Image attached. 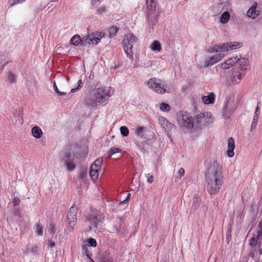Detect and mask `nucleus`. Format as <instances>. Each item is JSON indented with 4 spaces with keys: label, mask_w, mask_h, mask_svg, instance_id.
<instances>
[{
    "label": "nucleus",
    "mask_w": 262,
    "mask_h": 262,
    "mask_svg": "<svg viewBox=\"0 0 262 262\" xmlns=\"http://www.w3.org/2000/svg\"><path fill=\"white\" fill-rule=\"evenodd\" d=\"M206 189L210 195L218 193L224 183L222 166L216 161L209 162L205 174Z\"/></svg>",
    "instance_id": "1"
},
{
    "label": "nucleus",
    "mask_w": 262,
    "mask_h": 262,
    "mask_svg": "<svg viewBox=\"0 0 262 262\" xmlns=\"http://www.w3.org/2000/svg\"><path fill=\"white\" fill-rule=\"evenodd\" d=\"M110 91L105 88H98L93 90L85 98V104L88 106H96L101 104L105 105L107 103Z\"/></svg>",
    "instance_id": "2"
},
{
    "label": "nucleus",
    "mask_w": 262,
    "mask_h": 262,
    "mask_svg": "<svg viewBox=\"0 0 262 262\" xmlns=\"http://www.w3.org/2000/svg\"><path fill=\"white\" fill-rule=\"evenodd\" d=\"M105 36L104 33L101 32H96L95 33L89 34L82 39L79 35H74L70 40L71 45L75 46H86L87 45H97L100 41V39Z\"/></svg>",
    "instance_id": "3"
},
{
    "label": "nucleus",
    "mask_w": 262,
    "mask_h": 262,
    "mask_svg": "<svg viewBox=\"0 0 262 262\" xmlns=\"http://www.w3.org/2000/svg\"><path fill=\"white\" fill-rule=\"evenodd\" d=\"M147 85L150 89L157 94L168 93L167 84L160 79L151 78L148 80Z\"/></svg>",
    "instance_id": "4"
},
{
    "label": "nucleus",
    "mask_w": 262,
    "mask_h": 262,
    "mask_svg": "<svg viewBox=\"0 0 262 262\" xmlns=\"http://www.w3.org/2000/svg\"><path fill=\"white\" fill-rule=\"evenodd\" d=\"M194 127L196 129H201L205 126L208 125L213 122L212 115L210 112L200 113L194 118Z\"/></svg>",
    "instance_id": "5"
},
{
    "label": "nucleus",
    "mask_w": 262,
    "mask_h": 262,
    "mask_svg": "<svg viewBox=\"0 0 262 262\" xmlns=\"http://www.w3.org/2000/svg\"><path fill=\"white\" fill-rule=\"evenodd\" d=\"M137 40L136 36L133 33L126 34L123 40V45L124 50L127 56L132 60L133 61L134 57L132 52V48L135 44Z\"/></svg>",
    "instance_id": "6"
},
{
    "label": "nucleus",
    "mask_w": 262,
    "mask_h": 262,
    "mask_svg": "<svg viewBox=\"0 0 262 262\" xmlns=\"http://www.w3.org/2000/svg\"><path fill=\"white\" fill-rule=\"evenodd\" d=\"M178 124L182 129H192L194 127V120L189 113L180 112L177 116Z\"/></svg>",
    "instance_id": "7"
},
{
    "label": "nucleus",
    "mask_w": 262,
    "mask_h": 262,
    "mask_svg": "<svg viewBox=\"0 0 262 262\" xmlns=\"http://www.w3.org/2000/svg\"><path fill=\"white\" fill-rule=\"evenodd\" d=\"M104 220L103 214L97 210H94L87 214L85 221L89 222L95 229H97L99 224L102 223Z\"/></svg>",
    "instance_id": "8"
},
{
    "label": "nucleus",
    "mask_w": 262,
    "mask_h": 262,
    "mask_svg": "<svg viewBox=\"0 0 262 262\" xmlns=\"http://www.w3.org/2000/svg\"><path fill=\"white\" fill-rule=\"evenodd\" d=\"M242 43L238 42H227L215 45L209 49V52H226L241 47Z\"/></svg>",
    "instance_id": "9"
},
{
    "label": "nucleus",
    "mask_w": 262,
    "mask_h": 262,
    "mask_svg": "<svg viewBox=\"0 0 262 262\" xmlns=\"http://www.w3.org/2000/svg\"><path fill=\"white\" fill-rule=\"evenodd\" d=\"M147 5V19L149 24L153 26L158 21V18L153 13L156 7V0H146Z\"/></svg>",
    "instance_id": "10"
},
{
    "label": "nucleus",
    "mask_w": 262,
    "mask_h": 262,
    "mask_svg": "<svg viewBox=\"0 0 262 262\" xmlns=\"http://www.w3.org/2000/svg\"><path fill=\"white\" fill-rule=\"evenodd\" d=\"M77 211L78 207L73 205L67 213V217L69 225L68 230L70 232L73 231L74 227L76 225Z\"/></svg>",
    "instance_id": "11"
},
{
    "label": "nucleus",
    "mask_w": 262,
    "mask_h": 262,
    "mask_svg": "<svg viewBox=\"0 0 262 262\" xmlns=\"http://www.w3.org/2000/svg\"><path fill=\"white\" fill-rule=\"evenodd\" d=\"M75 157L78 158L79 156H77V153L74 154L70 151L66 152L63 156V161L68 170L73 171L76 168V166L74 163Z\"/></svg>",
    "instance_id": "12"
},
{
    "label": "nucleus",
    "mask_w": 262,
    "mask_h": 262,
    "mask_svg": "<svg viewBox=\"0 0 262 262\" xmlns=\"http://www.w3.org/2000/svg\"><path fill=\"white\" fill-rule=\"evenodd\" d=\"M102 164V159L98 158L91 165L90 169V176L92 180L94 181L98 179L99 172Z\"/></svg>",
    "instance_id": "13"
},
{
    "label": "nucleus",
    "mask_w": 262,
    "mask_h": 262,
    "mask_svg": "<svg viewBox=\"0 0 262 262\" xmlns=\"http://www.w3.org/2000/svg\"><path fill=\"white\" fill-rule=\"evenodd\" d=\"M86 256L91 259L92 262H95L90 258L88 253H86ZM96 262H113V260L110 253L103 252L97 254L96 258Z\"/></svg>",
    "instance_id": "14"
},
{
    "label": "nucleus",
    "mask_w": 262,
    "mask_h": 262,
    "mask_svg": "<svg viewBox=\"0 0 262 262\" xmlns=\"http://www.w3.org/2000/svg\"><path fill=\"white\" fill-rule=\"evenodd\" d=\"M116 223L117 224L113 226V231L118 233L121 236H124L126 234L127 231L122 224V220L121 218H117Z\"/></svg>",
    "instance_id": "15"
},
{
    "label": "nucleus",
    "mask_w": 262,
    "mask_h": 262,
    "mask_svg": "<svg viewBox=\"0 0 262 262\" xmlns=\"http://www.w3.org/2000/svg\"><path fill=\"white\" fill-rule=\"evenodd\" d=\"M259 13V10L257 9V3H254L247 11V15L248 17L254 19L256 18Z\"/></svg>",
    "instance_id": "16"
},
{
    "label": "nucleus",
    "mask_w": 262,
    "mask_h": 262,
    "mask_svg": "<svg viewBox=\"0 0 262 262\" xmlns=\"http://www.w3.org/2000/svg\"><path fill=\"white\" fill-rule=\"evenodd\" d=\"M238 57L234 56L226 60L224 63L221 64V67L223 69H228L237 62Z\"/></svg>",
    "instance_id": "17"
},
{
    "label": "nucleus",
    "mask_w": 262,
    "mask_h": 262,
    "mask_svg": "<svg viewBox=\"0 0 262 262\" xmlns=\"http://www.w3.org/2000/svg\"><path fill=\"white\" fill-rule=\"evenodd\" d=\"M235 148V143L233 138L230 137L228 140V149L227 151L229 157L231 158L234 156V149Z\"/></svg>",
    "instance_id": "18"
},
{
    "label": "nucleus",
    "mask_w": 262,
    "mask_h": 262,
    "mask_svg": "<svg viewBox=\"0 0 262 262\" xmlns=\"http://www.w3.org/2000/svg\"><path fill=\"white\" fill-rule=\"evenodd\" d=\"M249 61L247 58H238L237 63L239 65V68L242 72H244L247 70V67L248 66Z\"/></svg>",
    "instance_id": "19"
},
{
    "label": "nucleus",
    "mask_w": 262,
    "mask_h": 262,
    "mask_svg": "<svg viewBox=\"0 0 262 262\" xmlns=\"http://www.w3.org/2000/svg\"><path fill=\"white\" fill-rule=\"evenodd\" d=\"M232 113V107L227 103L223 110V116L225 118H229Z\"/></svg>",
    "instance_id": "20"
},
{
    "label": "nucleus",
    "mask_w": 262,
    "mask_h": 262,
    "mask_svg": "<svg viewBox=\"0 0 262 262\" xmlns=\"http://www.w3.org/2000/svg\"><path fill=\"white\" fill-rule=\"evenodd\" d=\"M146 130L147 128L146 127L139 126L135 131V134L142 138L146 139V136L145 134Z\"/></svg>",
    "instance_id": "21"
},
{
    "label": "nucleus",
    "mask_w": 262,
    "mask_h": 262,
    "mask_svg": "<svg viewBox=\"0 0 262 262\" xmlns=\"http://www.w3.org/2000/svg\"><path fill=\"white\" fill-rule=\"evenodd\" d=\"M32 136L37 139H39L42 135V132L38 126H34L31 129Z\"/></svg>",
    "instance_id": "22"
},
{
    "label": "nucleus",
    "mask_w": 262,
    "mask_h": 262,
    "mask_svg": "<svg viewBox=\"0 0 262 262\" xmlns=\"http://www.w3.org/2000/svg\"><path fill=\"white\" fill-rule=\"evenodd\" d=\"M245 75L244 72H241L239 71L238 72H235L233 74V77H232V82L235 83H239L243 77Z\"/></svg>",
    "instance_id": "23"
},
{
    "label": "nucleus",
    "mask_w": 262,
    "mask_h": 262,
    "mask_svg": "<svg viewBox=\"0 0 262 262\" xmlns=\"http://www.w3.org/2000/svg\"><path fill=\"white\" fill-rule=\"evenodd\" d=\"M202 100L206 104L213 103L214 101V95L211 93L208 96H204L202 97Z\"/></svg>",
    "instance_id": "24"
},
{
    "label": "nucleus",
    "mask_w": 262,
    "mask_h": 262,
    "mask_svg": "<svg viewBox=\"0 0 262 262\" xmlns=\"http://www.w3.org/2000/svg\"><path fill=\"white\" fill-rule=\"evenodd\" d=\"M150 48L152 51L156 52H159L161 50V44L158 40L154 41L150 46Z\"/></svg>",
    "instance_id": "25"
},
{
    "label": "nucleus",
    "mask_w": 262,
    "mask_h": 262,
    "mask_svg": "<svg viewBox=\"0 0 262 262\" xmlns=\"http://www.w3.org/2000/svg\"><path fill=\"white\" fill-rule=\"evenodd\" d=\"M119 30V28L115 26L110 28L108 30V36L109 38H112L116 36Z\"/></svg>",
    "instance_id": "26"
},
{
    "label": "nucleus",
    "mask_w": 262,
    "mask_h": 262,
    "mask_svg": "<svg viewBox=\"0 0 262 262\" xmlns=\"http://www.w3.org/2000/svg\"><path fill=\"white\" fill-rule=\"evenodd\" d=\"M230 18V14L228 12H224L221 15V22L222 24L227 23Z\"/></svg>",
    "instance_id": "27"
},
{
    "label": "nucleus",
    "mask_w": 262,
    "mask_h": 262,
    "mask_svg": "<svg viewBox=\"0 0 262 262\" xmlns=\"http://www.w3.org/2000/svg\"><path fill=\"white\" fill-rule=\"evenodd\" d=\"M215 63V62L214 61L213 58L212 56L206 57L204 61V67H209Z\"/></svg>",
    "instance_id": "28"
},
{
    "label": "nucleus",
    "mask_w": 262,
    "mask_h": 262,
    "mask_svg": "<svg viewBox=\"0 0 262 262\" xmlns=\"http://www.w3.org/2000/svg\"><path fill=\"white\" fill-rule=\"evenodd\" d=\"M8 79L11 83H13L15 82V75L12 71H9L8 73Z\"/></svg>",
    "instance_id": "29"
},
{
    "label": "nucleus",
    "mask_w": 262,
    "mask_h": 262,
    "mask_svg": "<svg viewBox=\"0 0 262 262\" xmlns=\"http://www.w3.org/2000/svg\"><path fill=\"white\" fill-rule=\"evenodd\" d=\"M160 108L161 111L167 112L170 110V107L169 104L163 102L160 104Z\"/></svg>",
    "instance_id": "30"
},
{
    "label": "nucleus",
    "mask_w": 262,
    "mask_h": 262,
    "mask_svg": "<svg viewBox=\"0 0 262 262\" xmlns=\"http://www.w3.org/2000/svg\"><path fill=\"white\" fill-rule=\"evenodd\" d=\"M48 231L51 234H53L56 231V228L54 223L53 221H51L48 226Z\"/></svg>",
    "instance_id": "31"
},
{
    "label": "nucleus",
    "mask_w": 262,
    "mask_h": 262,
    "mask_svg": "<svg viewBox=\"0 0 262 262\" xmlns=\"http://www.w3.org/2000/svg\"><path fill=\"white\" fill-rule=\"evenodd\" d=\"M224 54L223 53H218L215 55H213L212 57L213 58V59L215 63L221 60L224 57Z\"/></svg>",
    "instance_id": "32"
},
{
    "label": "nucleus",
    "mask_w": 262,
    "mask_h": 262,
    "mask_svg": "<svg viewBox=\"0 0 262 262\" xmlns=\"http://www.w3.org/2000/svg\"><path fill=\"white\" fill-rule=\"evenodd\" d=\"M120 132L121 135L123 137H126L129 134V130L127 127L123 126L120 127Z\"/></svg>",
    "instance_id": "33"
},
{
    "label": "nucleus",
    "mask_w": 262,
    "mask_h": 262,
    "mask_svg": "<svg viewBox=\"0 0 262 262\" xmlns=\"http://www.w3.org/2000/svg\"><path fill=\"white\" fill-rule=\"evenodd\" d=\"M261 105V103L260 101H258L257 103V106H256V108L255 109V112H254V118H258V116H259V109H260V107Z\"/></svg>",
    "instance_id": "34"
},
{
    "label": "nucleus",
    "mask_w": 262,
    "mask_h": 262,
    "mask_svg": "<svg viewBox=\"0 0 262 262\" xmlns=\"http://www.w3.org/2000/svg\"><path fill=\"white\" fill-rule=\"evenodd\" d=\"M88 246L95 247L97 246V242L95 239L90 238L88 240Z\"/></svg>",
    "instance_id": "35"
},
{
    "label": "nucleus",
    "mask_w": 262,
    "mask_h": 262,
    "mask_svg": "<svg viewBox=\"0 0 262 262\" xmlns=\"http://www.w3.org/2000/svg\"><path fill=\"white\" fill-rule=\"evenodd\" d=\"M53 88L56 93L58 94V96H62L66 94V92H61L59 91L57 88L55 81L53 82Z\"/></svg>",
    "instance_id": "36"
},
{
    "label": "nucleus",
    "mask_w": 262,
    "mask_h": 262,
    "mask_svg": "<svg viewBox=\"0 0 262 262\" xmlns=\"http://www.w3.org/2000/svg\"><path fill=\"white\" fill-rule=\"evenodd\" d=\"M258 118H254V117H253L252 122L251 125V130L254 129L256 127L258 122Z\"/></svg>",
    "instance_id": "37"
},
{
    "label": "nucleus",
    "mask_w": 262,
    "mask_h": 262,
    "mask_svg": "<svg viewBox=\"0 0 262 262\" xmlns=\"http://www.w3.org/2000/svg\"><path fill=\"white\" fill-rule=\"evenodd\" d=\"M42 227L40 224H37L36 226V232L38 235H42Z\"/></svg>",
    "instance_id": "38"
},
{
    "label": "nucleus",
    "mask_w": 262,
    "mask_h": 262,
    "mask_svg": "<svg viewBox=\"0 0 262 262\" xmlns=\"http://www.w3.org/2000/svg\"><path fill=\"white\" fill-rule=\"evenodd\" d=\"M25 1L26 0H9V3L11 6H13L17 4L22 3Z\"/></svg>",
    "instance_id": "39"
},
{
    "label": "nucleus",
    "mask_w": 262,
    "mask_h": 262,
    "mask_svg": "<svg viewBox=\"0 0 262 262\" xmlns=\"http://www.w3.org/2000/svg\"><path fill=\"white\" fill-rule=\"evenodd\" d=\"M78 86L77 88H74V89H72L71 90V93H74L75 92H76V91H77L78 90L80 89L82 86V85H83V82H82L81 80L80 79L78 80Z\"/></svg>",
    "instance_id": "40"
},
{
    "label": "nucleus",
    "mask_w": 262,
    "mask_h": 262,
    "mask_svg": "<svg viewBox=\"0 0 262 262\" xmlns=\"http://www.w3.org/2000/svg\"><path fill=\"white\" fill-rule=\"evenodd\" d=\"M121 151V149L117 147H112L110 151V156H111L115 154L118 153Z\"/></svg>",
    "instance_id": "41"
},
{
    "label": "nucleus",
    "mask_w": 262,
    "mask_h": 262,
    "mask_svg": "<svg viewBox=\"0 0 262 262\" xmlns=\"http://www.w3.org/2000/svg\"><path fill=\"white\" fill-rule=\"evenodd\" d=\"M257 239H258V238H257V237H256V238H255L254 237H252L249 240V245L252 247L256 246L257 244Z\"/></svg>",
    "instance_id": "42"
},
{
    "label": "nucleus",
    "mask_w": 262,
    "mask_h": 262,
    "mask_svg": "<svg viewBox=\"0 0 262 262\" xmlns=\"http://www.w3.org/2000/svg\"><path fill=\"white\" fill-rule=\"evenodd\" d=\"M3 61L2 57L0 56V73L2 72L5 66L9 63V61H6L4 63L1 65Z\"/></svg>",
    "instance_id": "43"
},
{
    "label": "nucleus",
    "mask_w": 262,
    "mask_h": 262,
    "mask_svg": "<svg viewBox=\"0 0 262 262\" xmlns=\"http://www.w3.org/2000/svg\"><path fill=\"white\" fill-rule=\"evenodd\" d=\"M147 181L149 183H151L154 181V176L152 175H150L149 173L147 174Z\"/></svg>",
    "instance_id": "44"
},
{
    "label": "nucleus",
    "mask_w": 262,
    "mask_h": 262,
    "mask_svg": "<svg viewBox=\"0 0 262 262\" xmlns=\"http://www.w3.org/2000/svg\"><path fill=\"white\" fill-rule=\"evenodd\" d=\"M97 12L99 14H101L106 11V8L105 6H101L97 9Z\"/></svg>",
    "instance_id": "45"
},
{
    "label": "nucleus",
    "mask_w": 262,
    "mask_h": 262,
    "mask_svg": "<svg viewBox=\"0 0 262 262\" xmlns=\"http://www.w3.org/2000/svg\"><path fill=\"white\" fill-rule=\"evenodd\" d=\"M12 204L14 206H17L18 205L19 203H20V200L19 198H14L13 200H12Z\"/></svg>",
    "instance_id": "46"
},
{
    "label": "nucleus",
    "mask_w": 262,
    "mask_h": 262,
    "mask_svg": "<svg viewBox=\"0 0 262 262\" xmlns=\"http://www.w3.org/2000/svg\"><path fill=\"white\" fill-rule=\"evenodd\" d=\"M179 176L181 178L185 174V170L183 168H180L178 171Z\"/></svg>",
    "instance_id": "47"
},
{
    "label": "nucleus",
    "mask_w": 262,
    "mask_h": 262,
    "mask_svg": "<svg viewBox=\"0 0 262 262\" xmlns=\"http://www.w3.org/2000/svg\"><path fill=\"white\" fill-rule=\"evenodd\" d=\"M130 193H128L127 195V197L125 200H123V201L121 202V204H126L130 199Z\"/></svg>",
    "instance_id": "48"
},
{
    "label": "nucleus",
    "mask_w": 262,
    "mask_h": 262,
    "mask_svg": "<svg viewBox=\"0 0 262 262\" xmlns=\"http://www.w3.org/2000/svg\"><path fill=\"white\" fill-rule=\"evenodd\" d=\"M55 246V243L54 242H53L52 240H48V247L53 248Z\"/></svg>",
    "instance_id": "49"
},
{
    "label": "nucleus",
    "mask_w": 262,
    "mask_h": 262,
    "mask_svg": "<svg viewBox=\"0 0 262 262\" xmlns=\"http://www.w3.org/2000/svg\"><path fill=\"white\" fill-rule=\"evenodd\" d=\"M262 235V229H258L257 231L256 237L259 239L260 238V236Z\"/></svg>",
    "instance_id": "50"
},
{
    "label": "nucleus",
    "mask_w": 262,
    "mask_h": 262,
    "mask_svg": "<svg viewBox=\"0 0 262 262\" xmlns=\"http://www.w3.org/2000/svg\"><path fill=\"white\" fill-rule=\"evenodd\" d=\"M37 250H38V247L36 246L31 248V251L34 253L36 252L37 251Z\"/></svg>",
    "instance_id": "51"
},
{
    "label": "nucleus",
    "mask_w": 262,
    "mask_h": 262,
    "mask_svg": "<svg viewBox=\"0 0 262 262\" xmlns=\"http://www.w3.org/2000/svg\"><path fill=\"white\" fill-rule=\"evenodd\" d=\"M138 146L139 147V148L140 149V150L143 152H145V148H144V147L143 146H141L139 144L138 145Z\"/></svg>",
    "instance_id": "52"
},
{
    "label": "nucleus",
    "mask_w": 262,
    "mask_h": 262,
    "mask_svg": "<svg viewBox=\"0 0 262 262\" xmlns=\"http://www.w3.org/2000/svg\"><path fill=\"white\" fill-rule=\"evenodd\" d=\"M82 249H83V250H85V252H87V248H86V245L83 246L82 247Z\"/></svg>",
    "instance_id": "53"
},
{
    "label": "nucleus",
    "mask_w": 262,
    "mask_h": 262,
    "mask_svg": "<svg viewBox=\"0 0 262 262\" xmlns=\"http://www.w3.org/2000/svg\"><path fill=\"white\" fill-rule=\"evenodd\" d=\"M258 227L260 228V229H262V222L259 223Z\"/></svg>",
    "instance_id": "54"
},
{
    "label": "nucleus",
    "mask_w": 262,
    "mask_h": 262,
    "mask_svg": "<svg viewBox=\"0 0 262 262\" xmlns=\"http://www.w3.org/2000/svg\"><path fill=\"white\" fill-rule=\"evenodd\" d=\"M74 149H75V150H76L78 149V147L75 146V147H74Z\"/></svg>",
    "instance_id": "55"
},
{
    "label": "nucleus",
    "mask_w": 262,
    "mask_h": 262,
    "mask_svg": "<svg viewBox=\"0 0 262 262\" xmlns=\"http://www.w3.org/2000/svg\"><path fill=\"white\" fill-rule=\"evenodd\" d=\"M58 0H52L51 2H57Z\"/></svg>",
    "instance_id": "56"
},
{
    "label": "nucleus",
    "mask_w": 262,
    "mask_h": 262,
    "mask_svg": "<svg viewBox=\"0 0 262 262\" xmlns=\"http://www.w3.org/2000/svg\"><path fill=\"white\" fill-rule=\"evenodd\" d=\"M92 230V227H90L89 229V230L90 231V230Z\"/></svg>",
    "instance_id": "57"
},
{
    "label": "nucleus",
    "mask_w": 262,
    "mask_h": 262,
    "mask_svg": "<svg viewBox=\"0 0 262 262\" xmlns=\"http://www.w3.org/2000/svg\"><path fill=\"white\" fill-rule=\"evenodd\" d=\"M98 2H100L101 1H102L103 0H97Z\"/></svg>",
    "instance_id": "58"
}]
</instances>
